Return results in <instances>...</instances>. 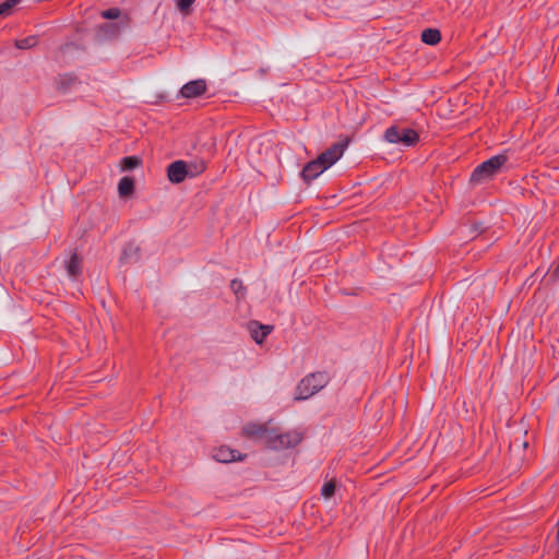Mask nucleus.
Instances as JSON below:
<instances>
[{
    "instance_id": "obj_6",
    "label": "nucleus",
    "mask_w": 559,
    "mask_h": 559,
    "mask_svg": "<svg viewBox=\"0 0 559 559\" xmlns=\"http://www.w3.org/2000/svg\"><path fill=\"white\" fill-rule=\"evenodd\" d=\"M167 176L173 183H180L188 178V163L185 160H176L167 168Z\"/></svg>"
},
{
    "instance_id": "obj_24",
    "label": "nucleus",
    "mask_w": 559,
    "mask_h": 559,
    "mask_svg": "<svg viewBox=\"0 0 559 559\" xmlns=\"http://www.w3.org/2000/svg\"><path fill=\"white\" fill-rule=\"evenodd\" d=\"M231 290L239 297L243 295V286L242 283L238 280H234L230 283Z\"/></svg>"
},
{
    "instance_id": "obj_14",
    "label": "nucleus",
    "mask_w": 559,
    "mask_h": 559,
    "mask_svg": "<svg viewBox=\"0 0 559 559\" xmlns=\"http://www.w3.org/2000/svg\"><path fill=\"white\" fill-rule=\"evenodd\" d=\"M69 277L76 278L81 274V260L73 253L66 265Z\"/></svg>"
},
{
    "instance_id": "obj_7",
    "label": "nucleus",
    "mask_w": 559,
    "mask_h": 559,
    "mask_svg": "<svg viewBox=\"0 0 559 559\" xmlns=\"http://www.w3.org/2000/svg\"><path fill=\"white\" fill-rule=\"evenodd\" d=\"M206 90V83L204 80H194L186 83L181 87V95L186 98L197 97L203 94Z\"/></svg>"
},
{
    "instance_id": "obj_8",
    "label": "nucleus",
    "mask_w": 559,
    "mask_h": 559,
    "mask_svg": "<svg viewBox=\"0 0 559 559\" xmlns=\"http://www.w3.org/2000/svg\"><path fill=\"white\" fill-rule=\"evenodd\" d=\"M248 331L255 343L262 344L264 338L271 333L272 326L251 321L248 323Z\"/></svg>"
},
{
    "instance_id": "obj_12",
    "label": "nucleus",
    "mask_w": 559,
    "mask_h": 559,
    "mask_svg": "<svg viewBox=\"0 0 559 559\" xmlns=\"http://www.w3.org/2000/svg\"><path fill=\"white\" fill-rule=\"evenodd\" d=\"M134 191L133 178L126 176L122 177L118 183V193L121 198L130 197Z\"/></svg>"
},
{
    "instance_id": "obj_19",
    "label": "nucleus",
    "mask_w": 559,
    "mask_h": 559,
    "mask_svg": "<svg viewBox=\"0 0 559 559\" xmlns=\"http://www.w3.org/2000/svg\"><path fill=\"white\" fill-rule=\"evenodd\" d=\"M205 169L203 162L188 163V177H195Z\"/></svg>"
},
{
    "instance_id": "obj_16",
    "label": "nucleus",
    "mask_w": 559,
    "mask_h": 559,
    "mask_svg": "<svg viewBox=\"0 0 559 559\" xmlns=\"http://www.w3.org/2000/svg\"><path fill=\"white\" fill-rule=\"evenodd\" d=\"M59 88L63 92H68L72 90L73 85H75L74 76L72 72H63L59 75Z\"/></svg>"
},
{
    "instance_id": "obj_22",
    "label": "nucleus",
    "mask_w": 559,
    "mask_h": 559,
    "mask_svg": "<svg viewBox=\"0 0 559 559\" xmlns=\"http://www.w3.org/2000/svg\"><path fill=\"white\" fill-rule=\"evenodd\" d=\"M195 2V0H178L177 1V8L183 13L189 14L191 11L192 4Z\"/></svg>"
},
{
    "instance_id": "obj_3",
    "label": "nucleus",
    "mask_w": 559,
    "mask_h": 559,
    "mask_svg": "<svg viewBox=\"0 0 559 559\" xmlns=\"http://www.w3.org/2000/svg\"><path fill=\"white\" fill-rule=\"evenodd\" d=\"M266 445L273 450H285L300 443L302 436L298 430L281 431L272 428L267 435Z\"/></svg>"
},
{
    "instance_id": "obj_25",
    "label": "nucleus",
    "mask_w": 559,
    "mask_h": 559,
    "mask_svg": "<svg viewBox=\"0 0 559 559\" xmlns=\"http://www.w3.org/2000/svg\"><path fill=\"white\" fill-rule=\"evenodd\" d=\"M556 543L558 545V551H559V521H558V531H557V535H556Z\"/></svg>"
},
{
    "instance_id": "obj_15",
    "label": "nucleus",
    "mask_w": 559,
    "mask_h": 559,
    "mask_svg": "<svg viewBox=\"0 0 559 559\" xmlns=\"http://www.w3.org/2000/svg\"><path fill=\"white\" fill-rule=\"evenodd\" d=\"M421 40L427 45H437L441 40L440 31L437 28H426L421 33Z\"/></svg>"
},
{
    "instance_id": "obj_11",
    "label": "nucleus",
    "mask_w": 559,
    "mask_h": 559,
    "mask_svg": "<svg viewBox=\"0 0 559 559\" xmlns=\"http://www.w3.org/2000/svg\"><path fill=\"white\" fill-rule=\"evenodd\" d=\"M213 456L217 462L222 463L234 462L239 457L237 451L231 450L227 447H221L219 449H217Z\"/></svg>"
},
{
    "instance_id": "obj_18",
    "label": "nucleus",
    "mask_w": 559,
    "mask_h": 559,
    "mask_svg": "<svg viewBox=\"0 0 559 559\" xmlns=\"http://www.w3.org/2000/svg\"><path fill=\"white\" fill-rule=\"evenodd\" d=\"M21 0H7L0 4V16H8Z\"/></svg>"
},
{
    "instance_id": "obj_9",
    "label": "nucleus",
    "mask_w": 559,
    "mask_h": 559,
    "mask_svg": "<svg viewBox=\"0 0 559 559\" xmlns=\"http://www.w3.org/2000/svg\"><path fill=\"white\" fill-rule=\"evenodd\" d=\"M324 170L325 166L319 158L309 162L302 169V177L305 180H313L318 178Z\"/></svg>"
},
{
    "instance_id": "obj_10",
    "label": "nucleus",
    "mask_w": 559,
    "mask_h": 559,
    "mask_svg": "<svg viewBox=\"0 0 559 559\" xmlns=\"http://www.w3.org/2000/svg\"><path fill=\"white\" fill-rule=\"evenodd\" d=\"M272 428L265 425L250 424L246 427L245 431L248 436L262 440L265 444L267 441V435Z\"/></svg>"
},
{
    "instance_id": "obj_2",
    "label": "nucleus",
    "mask_w": 559,
    "mask_h": 559,
    "mask_svg": "<svg viewBox=\"0 0 559 559\" xmlns=\"http://www.w3.org/2000/svg\"><path fill=\"white\" fill-rule=\"evenodd\" d=\"M506 162L507 156L503 154L492 156L491 158L485 160L473 170L469 178L471 183L479 185L490 180L500 171Z\"/></svg>"
},
{
    "instance_id": "obj_23",
    "label": "nucleus",
    "mask_w": 559,
    "mask_h": 559,
    "mask_svg": "<svg viewBox=\"0 0 559 559\" xmlns=\"http://www.w3.org/2000/svg\"><path fill=\"white\" fill-rule=\"evenodd\" d=\"M121 11L118 8H111L100 13L102 17L107 20H116L120 16Z\"/></svg>"
},
{
    "instance_id": "obj_20",
    "label": "nucleus",
    "mask_w": 559,
    "mask_h": 559,
    "mask_svg": "<svg viewBox=\"0 0 559 559\" xmlns=\"http://www.w3.org/2000/svg\"><path fill=\"white\" fill-rule=\"evenodd\" d=\"M36 44H37V37H35V36H28L26 38L15 41V46L19 49H28V48L36 46Z\"/></svg>"
},
{
    "instance_id": "obj_17",
    "label": "nucleus",
    "mask_w": 559,
    "mask_h": 559,
    "mask_svg": "<svg viewBox=\"0 0 559 559\" xmlns=\"http://www.w3.org/2000/svg\"><path fill=\"white\" fill-rule=\"evenodd\" d=\"M141 164V158L136 156H128L121 159L120 168L122 171H128L136 168Z\"/></svg>"
},
{
    "instance_id": "obj_1",
    "label": "nucleus",
    "mask_w": 559,
    "mask_h": 559,
    "mask_svg": "<svg viewBox=\"0 0 559 559\" xmlns=\"http://www.w3.org/2000/svg\"><path fill=\"white\" fill-rule=\"evenodd\" d=\"M330 381L326 372H313L300 380L296 388L295 400H307L322 390Z\"/></svg>"
},
{
    "instance_id": "obj_26",
    "label": "nucleus",
    "mask_w": 559,
    "mask_h": 559,
    "mask_svg": "<svg viewBox=\"0 0 559 559\" xmlns=\"http://www.w3.org/2000/svg\"><path fill=\"white\" fill-rule=\"evenodd\" d=\"M555 274H556V275H559V263H558V266H557V267H556V270H555Z\"/></svg>"
},
{
    "instance_id": "obj_4",
    "label": "nucleus",
    "mask_w": 559,
    "mask_h": 559,
    "mask_svg": "<svg viewBox=\"0 0 559 559\" xmlns=\"http://www.w3.org/2000/svg\"><path fill=\"white\" fill-rule=\"evenodd\" d=\"M384 139L391 144H400L405 147L414 146L418 140V133L409 128L391 126L384 132Z\"/></svg>"
},
{
    "instance_id": "obj_21",
    "label": "nucleus",
    "mask_w": 559,
    "mask_h": 559,
    "mask_svg": "<svg viewBox=\"0 0 559 559\" xmlns=\"http://www.w3.org/2000/svg\"><path fill=\"white\" fill-rule=\"evenodd\" d=\"M335 492V483L333 480L328 481L323 485L321 493L325 499L331 498Z\"/></svg>"
},
{
    "instance_id": "obj_13",
    "label": "nucleus",
    "mask_w": 559,
    "mask_h": 559,
    "mask_svg": "<svg viewBox=\"0 0 559 559\" xmlns=\"http://www.w3.org/2000/svg\"><path fill=\"white\" fill-rule=\"evenodd\" d=\"M139 252L140 248L138 245L128 243L122 251L120 261L123 263L136 261L139 259Z\"/></svg>"
},
{
    "instance_id": "obj_5",
    "label": "nucleus",
    "mask_w": 559,
    "mask_h": 559,
    "mask_svg": "<svg viewBox=\"0 0 559 559\" xmlns=\"http://www.w3.org/2000/svg\"><path fill=\"white\" fill-rule=\"evenodd\" d=\"M345 146L344 143H334L331 147L321 153L318 158L328 169L343 156Z\"/></svg>"
}]
</instances>
